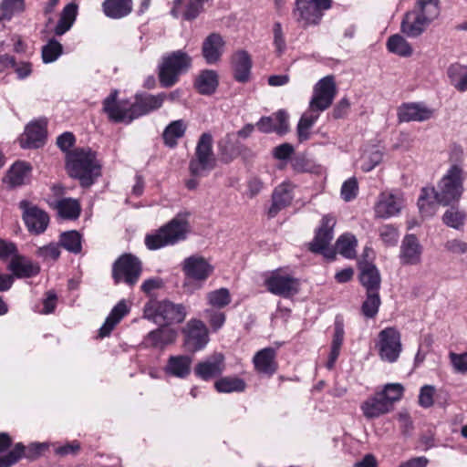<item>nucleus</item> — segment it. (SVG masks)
Here are the masks:
<instances>
[{
  "mask_svg": "<svg viewBox=\"0 0 467 467\" xmlns=\"http://www.w3.org/2000/svg\"><path fill=\"white\" fill-rule=\"evenodd\" d=\"M463 171L452 165L438 183L437 189L423 188L418 200L420 213L431 217L436 213L437 204L449 205L460 200L463 192Z\"/></svg>",
  "mask_w": 467,
  "mask_h": 467,
  "instance_id": "nucleus-1",
  "label": "nucleus"
},
{
  "mask_svg": "<svg viewBox=\"0 0 467 467\" xmlns=\"http://www.w3.org/2000/svg\"><path fill=\"white\" fill-rule=\"evenodd\" d=\"M67 169L69 175L78 179L83 187H89L100 176V164L96 159V152L89 148H78L68 152Z\"/></svg>",
  "mask_w": 467,
  "mask_h": 467,
  "instance_id": "nucleus-2",
  "label": "nucleus"
},
{
  "mask_svg": "<svg viewBox=\"0 0 467 467\" xmlns=\"http://www.w3.org/2000/svg\"><path fill=\"white\" fill-rule=\"evenodd\" d=\"M189 213H179L168 223L161 227L156 234L145 237V244L150 250L173 245L186 239L191 230L187 220Z\"/></svg>",
  "mask_w": 467,
  "mask_h": 467,
  "instance_id": "nucleus-3",
  "label": "nucleus"
},
{
  "mask_svg": "<svg viewBox=\"0 0 467 467\" xmlns=\"http://www.w3.org/2000/svg\"><path fill=\"white\" fill-rule=\"evenodd\" d=\"M192 67V57L182 50L173 51L162 57L159 66V81L162 88L174 86L179 77Z\"/></svg>",
  "mask_w": 467,
  "mask_h": 467,
  "instance_id": "nucleus-4",
  "label": "nucleus"
},
{
  "mask_svg": "<svg viewBox=\"0 0 467 467\" xmlns=\"http://www.w3.org/2000/svg\"><path fill=\"white\" fill-rule=\"evenodd\" d=\"M215 167L213 152V136L204 132L199 138L194 157L190 161L189 170L194 177H203Z\"/></svg>",
  "mask_w": 467,
  "mask_h": 467,
  "instance_id": "nucleus-5",
  "label": "nucleus"
},
{
  "mask_svg": "<svg viewBox=\"0 0 467 467\" xmlns=\"http://www.w3.org/2000/svg\"><path fill=\"white\" fill-rule=\"evenodd\" d=\"M331 0H296L293 16L295 20L306 28L320 23L324 11L331 7Z\"/></svg>",
  "mask_w": 467,
  "mask_h": 467,
  "instance_id": "nucleus-6",
  "label": "nucleus"
},
{
  "mask_svg": "<svg viewBox=\"0 0 467 467\" xmlns=\"http://www.w3.org/2000/svg\"><path fill=\"white\" fill-rule=\"evenodd\" d=\"M141 272L140 260L131 254L120 255L112 265V278L116 284L123 282L133 286L139 281Z\"/></svg>",
  "mask_w": 467,
  "mask_h": 467,
  "instance_id": "nucleus-7",
  "label": "nucleus"
},
{
  "mask_svg": "<svg viewBox=\"0 0 467 467\" xmlns=\"http://www.w3.org/2000/svg\"><path fill=\"white\" fill-rule=\"evenodd\" d=\"M381 360L394 363L398 360L401 351V335L394 327H389L379 333V341L376 344Z\"/></svg>",
  "mask_w": 467,
  "mask_h": 467,
  "instance_id": "nucleus-8",
  "label": "nucleus"
},
{
  "mask_svg": "<svg viewBox=\"0 0 467 467\" xmlns=\"http://www.w3.org/2000/svg\"><path fill=\"white\" fill-rule=\"evenodd\" d=\"M336 225V219L331 215H325L321 220V224L317 230L316 235L309 243V250L315 254H321L325 257L333 260L335 252L329 247L333 239V229Z\"/></svg>",
  "mask_w": 467,
  "mask_h": 467,
  "instance_id": "nucleus-9",
  "label": "nucleus"
},
{
  "mask_svg": "<svg viewBox=\"0 0 467 467\" xmlns=\"http://www.w3.org/2000/svg\"><path fill=\"white\" fill-rule=\"evenodd\" d=\"M337 95V86L333 76H327L315 85L309 109L320 112L328 109Z\"/></svg>",
  "mask_w": 467,
  "mask_h": 467,
  "instance_id": "nucleus-10",
  "label": "nucleus"
},
{
  "mask_svg": "<svg viewBox=\"0 0 467 467\" xmlns=\"http://www.w3.org/2000/svg\"><path fill=\"white\" fill-rule=\"evenodd\" d=\"M18 206L22 210V219L30 233L40 234L47 230L49 216L46 211L27 200L20 201Z\"/></svg>",
  "mask_w": 467,
  "mask_h": 467,
  "instance_id": "nucleus-11",
  "label": "nucleus"
},
{
  "mask_svg": "<svg viewBox=\"0 0 467 467\" xmlns=\"http://www.w3.org/2000/svg\"><path fill=\"white\" fill-rule=\"evenodd\" d=\"M182 333L184 335V347L188 351H199L209 342L208 329L201 320H190L183 327Z\"/></svg>",
  "mask_w": 467,
  "mask_h": 467,
  "instance_id": "nucleus-12",
  "label": "nucleus"
},
{
  "mask_svg": "<svg viewBox=\"0 0 467 467\" xmlns=\"http://www.w3.org/2000/svg\"><path fill=\"white\" fill-rule=\"evenodd\" d=\"M118 90L114 89L103 100V111L107 114L110 121L119 123H130L136 118H133L131 105L128 106L123 101H118Z\"/></svg>",
  "mask_w": 467,
  "mask_h": 467,
  "instance_id": "nucleus-13",
  "label": "nucleus"
},
{
  "mask_svg": "<svg viewBox=\"0 0 467 467\" xmlns=\"http://www.w3.org/2000/svg\"><path fill=\"white\" fill-rule=\"evenodd\" d=\"M265 283L270 293L285 298L296 295L300 285L298 279L277 273H274L271 276L266 278Z\"/></svg>",
  "mask_w": 467,
  "mask_h": 467,
  "instance_id": "nucleus-14",
  "label": "nucleus"
},
{
  "mask_svg": "<svg viewBox=\"0 0 467 467\" xmlns=\"http://www.w3.org/2000/svg\"><path fill=\"white\" fill-rule=\"evenodd\" d=\"M404 206V197L400 192L380 193L375 205V214L379 218H389L399 214Z\"/></svg>",
  "mask_w": 467,
  "mask_h": 467,
  "instance_id": "nucleus-15",
  "label": "nucleus"
},
{
  "mask_svg": "<svg viewBox=\"0 0 467 467\" xmlns=\"http://www.w3.org/2000/svg\"><path fill=\"white\" fill-rule=\"evenodd\" d=\"M432 21L434 19L413 7L405 14L401 21V32L409 37H418Z\"/></svg>",
  "mask_w": 467,
  "mask_h": 467,
  "instance_id": "nucleus-16",
  "label": "nucleus"
},
{
  "mask_svg": "<svg viewBox=\"0 0 467 467\" xmlns=\"http://www.w3.org/2000/svg\"><path fill=\"white\" fill-rule=\"evenodd\" d=\"M224 368V356L222 353L215 352L199 362L194 368V373L198 378L207 381L220 376Z\"/></svg>",
  "mask_w": 467,
  "mask_h": 467,
  "instance_id": "nucleus-17",
  "label": "nucleus"
},
{
  "mask_svg": "<svg viewBox=\"0 0 467 467\" xmlns=\"http://www.w3.org/2000/svg\"><path fill=\"white\" fill-rule=\"evenodd\" d=\"M155 318L161 319L167 326L182 323L186 317V307L182 304H174L169 300L159 302L154 309Z\"/></svg>",
  "mask_w": 467,
  "mask_h": 467,
  "instance_id": "nucleus-18",
  "label": "nucleus"
},
{
  "mask_svg": "<svg viewBox=\"0 0 467 467\" xmlns=\"http://www.w3.org/2000/svg\"><path fill=\"white\" fill-rule=\"evenodd\" d=\"M182 270L188 278L205 281L212 275L213 267L203 257L192 255L184 259Z\"/></svg>",
  "mask_w": 467,
  "mask_h": 467,
  "instance_id": "nucleus-19",
  "label": "nucleus"
},
{
  "mask_svg": "<svg viewBox=\"0 0 467 467\" xmlns=\"http://www.w3.org/2000/svg\"><path fill=\"white\" fill-rule=\"evenodd\" d=\"M422 246L414 234H406L401 242L400 261L403 265H417L421 262Z\"/></svg>",
  "mask_w": 467,
  "mask_h": 467,
  "instance_id": "nucleus-20",
  "label": "nucleus"
},
{
  "mask_svg": "<svg viewBox=\"0 0 467 467\" xmlns=\"http://www.w3.org/2000/svg\"><path fill=\"white\" fill-rule=\"evenodd\" d=\"M176 338L177 331L164 325L148 333L144 337L143 344L147 348L163 350L167 346L173 344Z\"/></svg>",
  "mask_w": 467,
  "mask_h": 467,
  "instance_id": "nucleus-21",
  "label": "nucleus"
},
{
  "mask_svg": "<svg viewBox=\"0 0 467 467\" xmlns=\"http://www.w3.org/2000/svg\"><path fill=\"white\" fill-rule=\"evenodd\" d=\"M225 41L219 33L208 35L202 45V54L207 64L213 65L220 61L224 52Z\"/></svg>",
  "mask_w": 467,
  "mask_h": 467,
  "instance_id": "nucleus-22",
  "label": "nucleus"
},
{
  "mask_svg": "<svg viewBox=\"0 0 467 467\" xmlns=\"http://www.w3.org/2000/svg\"><path fill=\"white\" fill-rule=\"evenodd\" d=\"M165 100L164 95L140 94L135 97L131 104L133 118H139L149 112L160 109Z\"/></svg>",
  "mask_w": 467,
  "mask_h": 467,
  "instance_id": "nucleus-23",
  "label": "nucleus"
},
{
  "mask_svg": "<svg viewBox=\"0 0 467 467\" xmlns=\"http://www.w3.org/2000/svg\"><path fill=\"white\" fill-rule=\"evenodd\" d=\"M361 410L364 416L370 420L389 413L392 410V408L390 407V402L387 401L382 394L377 392L361 404Z\"/></svg>",
  "mask_w": 467,
  "mask_h": 467,
  "instance_id": "nucleus-24",
  "label": "nucleus"
},
{
  "mask_svg": "<svg viewBox=\"0 0 467 467\" xmlns=\"http://www.w3.org/2000/svg\"><path fill=\"white\" fill-rule=\"evenodd\" d=\"M8 270L17 278H29L36 276L40 272V266L36 263H33L26 256L16 254L12 257Z\"/></svg>",
  "mask_w": 467,
  "mask_h": 467,
  "instance_id": "nucleus-25",
  "label": "nucleus"
},
{
  "mask_svg": "<svg viewBox=\"0 0 467 467\" xmlns=\"http://www.w3.org/2000/svg\"><path fill=\"white\" fill-rule=\"evenodd\" d=\"M192 363V358L190 356H171L164 367V372L175 378L185 379L191 373Z\"/></svg>",
  "mask_w": 467,
  "mask_h": 467,
  "instance_id": "nucleus-26",
  "label": "nucleus"
},
{
  "mask_svg": "<svg viewBox=\"0 0 467 467\" xmlns=\"http://www.w3.org/2000/svg\"><path fill=\"white\" fill-rule=\"evenodd\" d=\"M432 116V110L417 103L403 104L400 107L398 117L400 121H425Z\"/></svg>",
  "mask_w": 467,
  "mask_h": 467,
  "instance_id": "nucleus-27",
  "label": "nucleus"
},
{
  "mask_svg": "<svg viewBox=\"0 0 467 467\" xmlns=\"http://www.w3.org/2000/svg\"><path fill=\"white\" fill-rule=\"evenodd\" d=\"M46 139V130L43 124L35 122L29 124L24 136L20 140V146L24 149H37L41 147Z\"/></svg>",
  "mask_w": 467,
  "mask_h": 467,
  "instance_id": "nucleus-28",
  "label": "nucleus"
},
{
  "mask_svg": "<svg viewBox=\"0 0 467 467\" xmlns=\"http://www.w3.org/2000/svg\"><path fill=\"white\" fill-rule=\"evenodd\" d=\"M234 76L235 80L241 83L248 81L252 67L250 55L244 51H237L233 57Z\"/></svg>",
  "mask_w": 467,
  "mask_h": 467,
  "instance_id": "nucleus-29",
  "label": "nucleus"
},
{
  "mask_svg": "<svg viewBox=\"0 0 467 467\" xmlns=\"http://www.w3.org/2000/svg\"><path fill=\"white\" fill-rule=\"evenodd\" d=\"M359 280L367 292H379L381 277L376 265L365 263L360 266Z\"/></svg>",
  "mask_w": 467,
  "mask_h": 467,
  "instance_id": "nucleus-30",
  "label": "nucleus"
},
{
  "mask_svg": "<svg viewBox=\"0 0 467 467\" xmlns=\"http://www.w3.org/2000/svg\"><path fill=\"white\" fill-rule=\"evenodd\" d=\"M275 355V349L273 348H265L258 351L254 357L255 368L261 373L274 374L276 370Z\"/></svg>",
  "mask_w": 467,
  "mask_h": 467,
  "instance_id": "nucleus-31",
  "label": "nucleus"
},
{
  "mask_svg": "<svg viewBox=\"0 0 467 467\" xmlns=\"http://www.w3.org/2000/svg\"><path fill=\"white\" fill-rule=\"evenodd\" d=\"M129 313V307L124 300L119 301L111 310L104 324L99 328V337L109 336L117 324Z\"/></svg>",
  "mask_w": 467,
  "mask_h": 467,
  "instance_id": "nucleus-32",
  "label": "nucleus"
},
{
  "mask_svg": "<svg viewBox=\"0 0 467 467\" xmlns=\"http://www.w3.org/2000/svg\"><path fill=\"white\" fill-rule=\"evenodd\" d=\"M243 148L244 146L240 142L234 140L233 134H227L218 143L221 161L229 163L241 154Z\"/></svg>",
  "mask_w": 467,
  "mask_h": 467,
  "instance_id": "nucleus-33",
  "label": "nucleus"
},
{
  "mask_svg": "<svg viewBox=\"0 0 467 467\" xmlns=\"http://www.w3.org/2000/svg\"><path fill=\"white\" fill-rule=\"evenodd\" d=\"M293 196L288 185L281 184L276 187L272 195V205L268 210V214L275 217L279 211L288 206L292 202Z\"/></svg>",
  "mask_w": 467,
  "mask_h": 467,
  "instance_id": "nucleus-34",
  "label": "nucleus"
},
{
  "mask_svg": "<svg viewBox=\"0 0 467 467\" xmlns=\"http://www.w3.org/2000/svg\"><path fill=\"white\" fill-rule=\"evenodd\" d=\"M219 84L218 75L214 70H202L196 78L194 87L202 95H212Z\"/></svg>",
  "mask_w": 467,
  "mask_h": 467,
  "instance_id": "nucleus-35",
  "label": "nucleus"
},
{
  "mask_svg": "<svg viewBox=\"0 0 467 467\" xmlns=\"http://www.w3.org/2000/svg\"><path fill=\"white\" fill-rule=\"evenodd\" d=\"M31 166L25 161H16L9 169L6 178L11 186L16 187L26 184L31 175Z\"/></svg>",
  "mask_w": 467,
  "mask_h": 467,
  "instance_id": "nucleus-36",
  "label": "nucleus"
},
{
  "mask_svg": "<svg viewBox=\"0 0 467 467\" xmlns=\"http://www.w3.org/2000/svg\"><path fill=\"white\" fill-rule=\"evenodd\" d=\"M104 13L111 18H121L131 12V0H105L103 3Z\"/></svg>",
  "mask_w": 467,
  "mask_h": 467,
  "instance_id": "nucleus-37",
  "label": "nucleus"
},
{
  "mask_svg": "<svg viewBox=\"0 0 467 467\" xmlns=\"http://www.w3.org/2000/svg\"><path fill=\"white\" fill-rule=\"evenodd\" d=\"M78 14V5L74 3L67 4L60 14L57 25L55 27V34L62 36L73 26Z\"/></svg>",
  "mask_w": 467,
  "mask_h": 467,
  "instance_id": "nucleus-38",
  "label": "nucleus"
},
{
  "mask_svg": "<svg viewBox=\"0 0 467 467\" xmlns=\"http://www.w3.org/2000/svg\"><path fill=\"white\" fill-rule=\"evenodd\" d=\"M451 84L460 92L467 90V66L460 63L451 64L447 69Z\"/></svg>",
  "mask_w": 467,
  "mask_h": 467,
  "instance_id": "nucleus-39",
  "label": "nucleus"
},
{
  "mask_svg": "<svg viewBox=\"0 0 467 467\" xmlns=\"http://www.w3.org/2000/svg\"><path fill=\"white\" fill-rule=\"evenodd\" d=\"M185 131L186 125L182 119L171 122L162 133L165 145L174 148L177 145V140L183 137Z\"/></svg>",
  "mask_w": 467,
  "mask_h": 467,
  "instance_id": "nucleus-40",
  "label": "nucleus"
},
{
  "mask_svg": "<svg viewBox=\"0 0 467 467\" xmlns=\"http://www.w3.org/2000/svg\"><path fill=\"white\" fill-rule=\"evenodd\" d=\"M387 47L389 52L404 57H410L413 52L410 44L399 34L389 37Z\"/></svg>",
  "mask_w": 467,
  "mask_h": 467,
  "instance_id": "nucleus-41",
  "label": "nucleus"
},
{
  "mask_svg": "<svg viewBox=\"0 0 467 467\" xmlns=\"http://www.w3.org/2000/svg\"><path fill=\"white\" fill-rule=\"evenodd\" d=\"M58 214L64 219H77L80 213V206L75 200L65 198L56 204Z\"/></svg>",
  "mask_w": 467,
  "mask_h": 467,
  "instance_id": "nucleus-42",
  "label": "nucleus"
},
{
  "mask_svg": "<svg viewBox=\"0 0 467 467\" xmlns=\"http://www.w3.org/2000/svg\"><path fill=\"white\" fill-rule=\"evenodd\" d=\"M318 119V112L311 111L310 114H303L297 124V138L300 142L307 140L310 138V129Z\"/></svg>",
  "mask_w": 467,
  "mask_h": 467,
  "instance_id": "nucleus-43",
  "label": "nucleus"
},
{
  "mask_svg": "<svg viewBox=\"0 0 467 467\" xmlns=\"http://www.w3.org/2000/svg\"><path fill=\"white\" fill-rule=\"evenodd\" d=\"M214 387L218 392H240L244 390L245 383L243 379L238 378L224 377L218 379L214 383Z\"/></svg>",
  "mask_w": 467,
  "mask_h": 467,
  "instance_id": "nucleus-44",
  "label": "nucleus"
},
{
  "mask_svg": "<svg viewBox=\"0 0 467 467\" xmlns=\"http://www.w3.org/2000/svg\"><path fill=\"white\" fill-rule=\"evenodd\" d=\"M59 244L68 252L78 254L81 252V235L77 231H68L60 234Z\"/></svg>",
  "mask_w": 467,
  "mask_h": 467,
  "instance_id": "nucleus-45",
  "label": "nucleus"
},
{
  "mask_svg": "<svg viewBox=\"0 0 467 467\" xmlns=\"http://www.w3.org/2000/svg\"><path fill=\"white\" fill-rule=\"evenodd\" d=\"M356 246L357 239L349 234L341 235L336 242L337 251L346 258H353L356 255Z\"/></svg>",
  "mask_w": 467,
  "mask_h": 467,
  "instance_id": "nucleus-46",
  "label": "nucleus"
},
{
  "mask_svg": "<svg viewBox=\"0 0 467 467\" xmlns=\"http://www.w3.org/2000/svg\"><path fill=\"white\" fill-rule=\"evenodd\" d=\"M381 300L379 292H367L366 300L361 306V312L367 318H373L379 312Z\"/></svg>",
  "mask_w": 467,
  "mask_h": 467,
  "instance_id": "nucleus-47",
  "label": "nucleus"
},
{
  "mask_svg": "<svg viewBox=\"0 0 467 467\" xmlns=\"http://www.w3.org/2000/svg\"><path fill=\"white\" fill-rule=\"evenodd\" d=\"M414 8L436 19L440 16V0H416Z\"/></svg>",
  "mask_w": 467,
  "mask_h": 467,
  "instance_id": "nucleus-48",
  "label": "nucleus"
},
{
  "mask_svg": "<svg viewBox=\"0 0 467 467\" xmlns=\"http://www.w3.org/2000/svg\"><path fill=\"white\" fill-rule=\"evenodd\" d=\"M207 299L211 306L217 308H223L231 302L230 293L227 288H220L210 292L207 295Z\"/></svg>",
  "mask_w": 467,
  "mask_h": 467,
  "instance_id": "nucleus-49",
  "label": "nucleus"
},
{
  "mask_svg": "<svg viewBox=\"0 0 467 467\" xmlns=\"http://www.w3.org/2000/svg\"><path fill=\"white\" fill-rule=\"evenodd\" d=\"M62 45L56 39H51L42 48V58L45 63H51L62 54Z\"/></svg>",
  "mask_w": 467,
  "mask_h": 467,
  "instance_id": "nucleus-50",
  "label": "nucleus"
},
{
  "mask_svg": "<svg viewBox=\"0 0 467 467\" xmlns=\"http://www.w3.org/2000/svg\"><path fill=\"white\" fill-rule=\"evenodd\" d=\"M403 390L404 389L401 384L389 383L379 393L386 398L387 401L390 402V407L393 409V404L401 399Z\"/></svg>",
  "mask_w": 467,
  "mask_h": 467,
  "instance_id": "nucleus-51",
  "label": "nucleus"
},
{
  "mask_svg": "<svg viewBox=\"0 0 467 467\" xmlns=\"http://www.w3.org/2000/svg\"><path fill=\"white\" fill-rule=\"evenodd\" d=\"M465 215L455 210L454 208H451L445 212L442 216V222L449 227L459 229L464 223Z\"/></svg>",
  "mask_w": 467,
  "mask_h": 467,
  "instance_id": "nucleus-52",
  "label": "nucleus"
},
{
  "mask_svg": "<svg viewBox=\"0 0 467 467\" xmlns=\"http://www.w3.org/2000/svg\"><path fill=\"white\" fill-rule=\"evenodd\" d=\"M24 451L25 446L23 443H16L12 451L0 457V467H10L15 464L22 457Z\"/></svg>",
  "mask_w": 467,
  "mask_h": 467,
  "instance_id": "nucleus-53",
  "label": "nucleus"
},
{
  "mask_svg": "<svg viewBox=\"0 0 467 467\" xmlns=\"http://www.w3.org/2000/svg\"><path fill=\"white\" fill-rule=\"evenodd\" d=\"M273 44L275 47V52L277 53L278 56H281L286 48V44L285 39V34L280 22H275L273 26Z\"/></svg>",
  "mask_w": 467,
  "mask_h": 467,
  "instance_id": "nucleus-54",
  "label": "nucleus"
},
{
  "mask_svg": "<svg viewBox=\"0 0 467 467\" xmlns=\"http://www.w3.org/2000/svg\"><path fill=\"white\" fill-rule=\"evenodd\" d=\"M1 10L5 17H11L14 14L25 10V2L24 0H3Z\"/></svg>",
  "mask_w": 467,
  "mask_h": 467,
  "instance_id": "nucleus-55",
  "label": "nucleus"
},
{
  "mask_svg": "<svg viewBox=\"0 0 467 467\" xmlns=\"http://www.w3.org/2000/svg\"><path fill=\"white\" fill-rule=\"evenodd\" d=\"M358 191L357 179L352 177L347 180L341 187V197L344 201L349 202L356 198Z\"/></svg>",
  "mask_w": 467,
  "mask_h": 467,
  "instance_id": "nucleus-56",
  "label": "nucleus"
},
{
  "mask_svg": "<svg viewBox=\"0 0 467 467\" xmlns=\"http://www.w3.org/2000/svg\"><path fill=\"white\" fill-rule=\"evenodd\" d=\"M36 254L44 260H57L60 255L59 244L51 243L47 245L38 247Z\"/></svg>",
  "mask_w": 467,
  "mask_h": 467,
  "instance_id": "nucleus-57",
  "label": "nucleus"
},
{
  "mask_svg": "<svg viewBox=\"0 0 467 467\" xmlns=\"http://www.w3.org/2000/svg\"><path fill=\"white\" fill-rule=\"evenodd\" d=\"M48 447V443L46 442H33L29 444L27 448L25 447V451L22 453V456H25L30 460H35L38 458L46 450H47Z\"/></svg>",
  "mask_w": 467,
  "mask_h": 467,
  "instance_id": "nucleus-58",
  "label": "nucleus"
},
{
  "mask_svg": "<svg viewBox=\"0 0 467 467\" xmlns=\"http://www.w3.org/2000/svg\"><path fill=\"white\" fill-rule=\"evenodd\" d=\"M383 154L379 150H372L368 155L364 156V163L362 164V170L364 171H370L382 161Z\"/></svg>",
  "mask_w": 467,
  "mask_h": 467,
  "instance_id": "nucleus-59",
  "label": "nucleus"
},
{
  "mask_svg": "<svg viewBox=\"0 0 467 467\" xmlns=\"http://www.w3.org/2000/svg\"><path fill=\"white\" fill-rule=\"evenodd\" d=\"M379 236L388 245H394L398 241V231L391 225H383L379 228Z\"/></svg>",
  "mask_w": 467,
  "mask_h": 467,
  "instance_id": "nucleus-60",
  "label": "nucleus"
},
{
  "mask_svg": "<svg viewBox=\"0 0 467 467\" xmlns=\"http://www.w3.org/2000/svg\"><path fill=\"white\" fill-rule=\"evenodd\" d=\"M435 389L431 385H424L420 391L419 404L423 408H430L433 405V395Z\"/></svg>",
  "mask_w": 467,
  "mask_h": 467,
  "instance_id": "nucleus-61",
  "label": "nucleus"
},
{
  "mask_svg": "<svg viewBox=\"0 0 467 467\" xmlns=\"http://www.w3.org/2000/svg\"><path fill=\"white\" fill-rule=\"evenodd\" d=\"M275 122L276 124V133L284 135L288 131V115L285 110H278L275 114Z\"/></svg>",
  "mask_w": 467,
  "mask_h": 467,
  "instance_id": "nucleus-62",
  "label": "nucleus"
},
{
  "mask_svg": "<svg viewBox=\"0 0 467 467\" xmlns=\"http://www.w3.org/2000/svg\"><path fill=\"white\" fill-rule=\"evenodd\" d=\"M294 147L290 143H283L274 149L273 155L277 160H286L294 152Z\"/></svg>",
  "mask_w": 467,
  "mask_h": 467,
  "instance_id": "nucleus-63",
  "label": "nucleus"
},
{
  "mask_svg": "<svg viewBox=\"0 0 467 467\" xmlns=\"http://www.w3.org/2000/svg\"><path fill=\"white\" fill-rule=\"evenodd\" d=\"M451 360L455 370L459 372L467 371V353L461 355L451 353Z\"/></svg>",
  "mask_w": 467,
  "mask_h": 467,
  "instance_id": "nucleus-64",
  "label": "nucleus"
}]
</instances>
